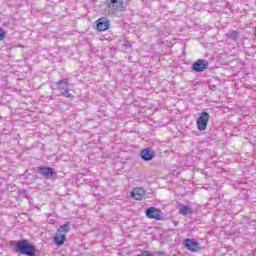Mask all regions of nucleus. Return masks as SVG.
Returning a JSON list of instances; mask_svg holds the SVG:
<instances>
[{
    "mask_svg": "<svg viewBox=\"0 0 256 256\" xmlns=\"http://www.w3.org/2000/svg\"><path fill=\"white\" fill-rule=\"evenodd\" d=\"M140 156L142 157L143 161H151L155 157V150L152 148H145L141 150Z\"/></svg>",
    "mask_w": 256,
    "mask_h": 256,
    "instance_id": "obj_10",
    "label": "nucleus"
},
{
    "mask_svg": "<svg viewBox=\"0 0 256 256\" xmlns=\"http://www.w3.org/2000/svg\"><path fill=\"white\" fill-rule=\"evenodd\" d=\"M66 239H67V236H65V234H60L59 232H57L56 236L54 237V243L56 245H63Z\"/></svg>",
    "mask_w": 256,
    "mask_h": 256,
    "instance_id": "obj_13",
    "label": "nucleus"
},
{
    "mask_svg": "<svg viewBox=\"0 0 256 256\" xmlns=\"http://www.w3.org/2000/svg\"><path fill=\"white\" fill-rule=\"evenodd\" d=\"M108 5L110 9H113L114 11L123 12L127 9L129 0H110Z\"/></svg>",
    "mask_w": 256,
    "mask_h": 256,
    "instance_id": "obj_4",
    "label": "nucleus"
},
{
    "mask_svg": "<svg viewBox=\"0 0 256 256\" xmlns=\"http://www.w3.org/2000/svg\"><path fill=\"white\" fill-rule=\"evenodd\" d=\"M38 172L40 175H43L46 179H53V177H57V172L55 169L47 166L38 167Z\"/></svg>",
    "mask_w": 256,
    "mask_h": 256,
    "instance_id": "obj_7",
    "label": "nucleus"
},
{
    "mask_svg": "<svg viewBox=\"0 0 256 256\" xmlns=\"http://www.w3.org/2000/svg\"><path fill=\"white\" fill-rule=\"evenodd\" d=\"M184 246L188 251H191V253H197L201 249V245L197 240L191 239V238H186L184 240Z\"/></svg>",
    "mask_w": 256,
    "mask_h": 256,
    "instance_id": "obj_5",
    "label": "nucleus"
},
{
    "mask_svg": "<svg viewBox=\"0 0 256 256\" xmlns=\"http://www.w3.org/2000/svg\"><path fill=\"white\" fill-rule=\"evenodd\" d=\"M71 231V226L69 222H66L62 225H60L59 229L57 230V233H63V235L69 233Z\"/></svg>",
    "mask_w": 256,
    "mask_h": 256,
    "instance_id": "obj_14",
    "label": "nucleus"
},
{
    "mask_svg": "<svg viewBox=\"0 0 256 256\" xmlns=\"http://www.w3.org/2000/svg\"><path fill=\"white\" fill-rule=\"evenodd\" d=\"M209 67V62L205 59H198L192 64L195 73H203Z\"/></svg>",
    "mask_w": 256,
    "mask_h": 256,
    "instance_id": "obj_6",
    "label": "nucleus"
},
{
    "mask_svg": "<svg viewBox=\"0 0 256 256\" xmlns=\"http://www.w3.org/2000/svg\"><path fill=\"white\" fill-rule=\"evenodd\" d=\"M130 195L136 201H141V199H143V197H145V189H143L141 187H136L133 189V191L131 192Z\"/></svg>",
    "mask_w": 256,
    "mask_h": 256,
    "instance_id": "obj_11",
    "label": "nucleus"
},
{
    "mask_svg": "<svg viewBox=\"0 0 256 256\" xmlns=\"http://www.w3.org/2000/svg\"><path fill=\"white\" fill-rule=\"evenodd\" d=\"M5 30H3V28H0V41H3V39H5Z\"/></svg>",
    "mask_w": 256,
    "mask_h": 256,
    "instance_id": "obj_16",
    "label": "nucleus"
},
{
    "mask_svg": "<svg viewBox=\"0 0 256 256\" xmlns=\"http://www.w3.org/2000/svg\"><path fill=\"white\" fill-rule=\"evenodd\" d=\"M138 256H154V255L151 252H149V251H143L141 253V255H138Z\"/></svg>",
    "mask_w": 256,
    "mask_h": 256,
    "instance_id": "obj_17",
    "label": "nucleus"
},
{
    "mask_svg": "<svg viewBox=\"0 0 256 256\" xmlns=\"http://www.w3.org/2000/svg\"><path fill=\"white\" fill-rule=\"evenodd\" d=\"M226 36L228 37V39H231V41H237V39H239V32L235 31V30H230Z\"/></svg>",
    "mask_w": 256,
    "mask_h": 256,
    "instance_id": "obj_15",
    "label": "nucleus"
},
{
    "mask_svg": "<svg viewBox=\"0 0 256 256\" xmlns=\"http://www.w3.org/2000/svg\"><path fill=\"white\" fill-rule=\"evenodd\" d=\"M179 213L184 216L191 215V213H193V209L187 205L181 204L179 207Z\"/></svg>",
    "mask_w": 256,
    "mask_h": 256,
    "instance_id": "obj_12",
    "label": "nucleus"
},
{
    "mask_svg": "<svg viewBox=\"0 0 256 256\" xmlns=\"http://www.w3.org/2000/svg\"><path fill=\"white\" fill-rule=\"evenodd\" d=\"M57 89L60 91L61 95L67 97L68 99L73 97L69 91H71V85L67 82V79H61L57 83Z\"/></svg>",
    "mask_w": 256,
    "mask_h": 256,
    "instance_id": "obj_2",
    "label": "nucleus"
},
{
    "mask_svg": "<svg viewBox=\"0 0 256 256\" xmlns=\"http://www.w3.org/2000/svg\"><path fill=\"white\" fill-rule=\"evenodd\" d=\"M111 27V21L107 17H101L96 21V29L99 32L107 31Z\"/></svg>",
    "mask_w": 256,
    "mask_h": 256,
    "instance_id": "obj_8",
    "label": "nucleus"
},
{
    "mask_svg": "<svg viewBox=\"0 0 256 256\" xmlns=\"http://www.w3.org/2000/svg\"><path fill=\"white\" fill-rule=\"evenodd\" d=\"M146 217H148V219H155L156 221H161V219H163V216H161V210L155 207H149L146 209Z\"/></svg>",
    "mask_w": 256,
    "mask_h": 256,
    "instance_id": "obj_9",
    "label": "nucleus"
},
{
    "mask_svg": "<svg viewBox=\"0 0 256 256\" xmlns=\"http://www.w3.org/2000/svg\"><path fill=\"white\" fill-rule=\"evenodd\" d=\"M15 251L16 253H20V255H27V256H37V248L31 243L29 240H20L15 242Z\"/></svg>",
    "mask_w": 256,
    "mask_h": 256,
    "instance_id": "obj_1",
    "label": "nucleus"
},
{
    "mask_svg": "<svg viewBox=\"0 0 256 256\" xmlns=\"http://www.w3.org/2000/svg\"><path fill=\"white\" fill-rule=\"evenodd\" d=\"M210 117L211 116L206 111L200 113L199 117L196 120L198 131H205V129H207Z\"/></svg>",
    "mask_w": 256,
    "mask_h": 256,
    "instance_id": "obj_3",
    "label": "nucleus"
}]
</instances>
